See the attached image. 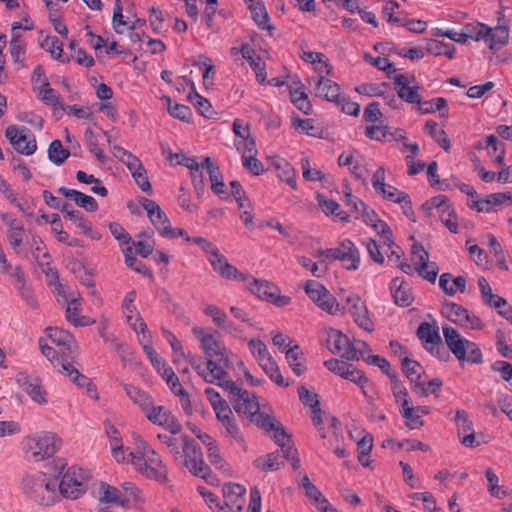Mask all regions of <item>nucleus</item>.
Wrapping results in <instances>:
<instances>
[{"mask_svg": "<svg viewBox=\"0 0 512 512\" xmlns=\"http://www.w3.org/2000/svg\"><path fill=\"white\" fill-rule=\"evenodd\" d=\"M127 461H130L147 478L160 482L166 479V469L160 456L144 441L138 445L137 451L128 454Z\"/></svg>", "mask_w": 512, "mask_h": 512, "instance_id": "obj_1", "label": "nucleus"}, {"mask_svg": "<svg viewBox=\"0 0 512 512\" xmlns=\"http://www.w3.org/2000/svg\"><path fill=\"white\" fill-rule=\"evenodd\" d=\"M57 479H50L46 474L27 475L22 479L23 492L42 506H50L58 499Z\"/></svg>", "mask_w": 512, "mask_h": 512, "instance_id": "obj_2", "label": "nucleus"}, {"mask_svg": "<svg viewBox=\"0 0 512 512\" xmlns=\"http://www.w3.org/2000/svg\"><path fill=\"white\" fill-rule=\"evenodd\" d=\"M184 357L206 383L213 384L216 380H218V382H222L228 377V372L226 370L230 367L229 358L208 359L206 362V369H204V360L202 356L189 352L188 354H185Z\"/></svg>", "mask_w": 512, "mask_h": 512, "instance_id": "obj_3", "label": "nucleus"}, {"mask_svg": "<svg viewBox=\"0 0 512 512\" xmlns=\"http://www.w3.org/2000/svg\"><path fill=\"white\" fill-rule=\"evenodd\" d=\"M217 385L228 391L229 400L235 412L240 416L247 418L253 414V411L259 410L258 398L255 393H251L245 389L240 388L232 380H225L217 382Z\"/></svg>", "mask_w": 512, "mask_h": 512, "instance_id": "obj_4", "label": "nucleus"}, {"mask_svg": "<svg viewBox=\"0 0 512 512\" xmlns=\"http://www.w3.org/2000/svg\"><path fill=\"white\" fill-rule=\"evenodd\" d=\"M60 440L50 432L28 437L25 442V452L29 459L41 461L52 457L60 446Z\"/></svg>", "mask_w": 512, "mask_h": 512, "instance_id": "obj_5", "label": "nucleus"}, {"mask_svg": "<svg viewBox=\"0 0 512 512\" xmlns=\"http://www.w3.org/2000/svg\"><path fill=\"white\" fill-rule=\"evenodd\" d=\"M418 339L423 348L440 361H448L450 354L443 345L436 322H422L418 325Z\"/></svg>", "mask_w": 512, "mask_h": 512, "instance_id": "obj_6", "label": "nucleus"}, {"mask_svg": "<svg viewBox=\"0 0 512 512\" xmlns=\"http://www.w3.org/2000/svg\"><path fill=\"white\" fill-rule=\"evenodd\" d=\"M305 292L323 311L331 315H336L341 311L335 296L323 284L314 280H308L305 284Z\"/></svg>", "mask_w": 512, "mask_h": 512, "instance_id": "obj_7", "label": "nucleus"}, {"mask_svg": "<svg viewBox=\"0 0 512 512\" xmlns=\"http://www.w3.org/2000/svg\"><path fill=\"white\" fill-rule=\"evenodd\" d=\"M5 137L8 139L13 149L22 155H32L37 150V143L31 131L25 127L10 125L6 128Z\"/></svg>", "mask_w": 512, "mask_h": 512, "instance_id": "obj_8", "label": "nucleus"}, {"mask_svg": "<svg viewBox=\"0 0 512 512\" xmlns=\"http://www.w3.org/2000/svg\"><path fill=\"white\" fill-rule=\"evenodd\" d=\"M247 287L259 299L272 303L277 307H284L291 301L289 296L280 295V289L266 280L252 278Z\"/></svg>", "mask_w": 512, "mask_h": 512, "instance_id": "obj_9", "label": "nucleus"}, {"mask_svg": "<svg viewBox=\"0 0 512 512\" xmlns=\"http://www.w3.org/2000/svg\"><path fill=\"white\" fill-rule=\"evenodd\" d=\"M60 494L69 499H78L87 490L82 469L69 468L58 483Z\"/></svg>", "mask_w": 512, "mask_h": 512, "instance_id": "obj_10", "label": "nucleus"}, {"mask_svg": "<svg viewBox=\"0 0 512 512\" xmlns=\"http://www.w3.org/2000/svg\"><path fill=\"white\" fill-rule=\"evenodd\" d=\"M327 348L334 354H339L341 358L348 361L359 360L361 354L350 339L340 330L330 328L326 339Z\"/></svg>", "mask_w": 512, "mask_h": 512, "instance_id": "obj_11", "label": "nucleus"}, {"mask_svg": "<svg viewBox=\"0 0 512 512\" xmlns=\"http://www.w3.org/2000/svg\"><path fill=\"white\" fill-rule=\"evenodd\" d=\"M192 332L200 340L201 348L208 359H214V357L229 358L223 343L216 340L213 333L206 332L204 328L199 326H194Z\"/></svg>", "mask_w": 512, "mask_h": 512, "instance_id": "obj_12", "label": "nucleus"}, {"mask_svg": "<svg viewBox=\"0 0 512 512\" xmlns=\"http://www.w3.org/2000/svg\"><path fill=\"white\" fill-rule=\"evenodd\" d=\"M47 331L51 342L57 345L59 350L65 354L68 359L75 360L78 357V345L74 336L69 331L57 327H49Z\"/></svg>", "mask_w": 512, "mask_h": 512, "instance_id": "obj_13", "label": "nucleus"}, {"mask_svg": "<svg viewBox=\"0 0 512 512\" xmlns=\"http://www.w3.org/2000/svg\"><path fill=\"white\" fill-rule=\"evenodd\" d=\"M348 310L352 315L355 323L365 331H373V323L368 315V310L365 304L361 301L357 294H351L346 299Z\"/></svg>", "mask_w": 512, "mask_h": 512, "instance_id": "obj_14", "label": "nucleus"}, {"mask_svg": "<svg viewBox=\"0 0 512 512\" xmlns=\"http://www.w3.org/2000/svg\"><path fill=\"white\" fill-rule=\"evenodd\" d=\"M146 417L149 421L162 426L171 434H179L182 430L181 424L164 406H155L152 410H149Z\"/></svg>", "mask_w": 512, "mask_h": 512, "instance_id": "obj_15", "label": "nucleus"}, {"mask_svg": "<svg viewBox=\"0 0 512 512\" xmlns=\"http://www.w3.org/2000/svg\"><path fill=\"white\" fill-rule=\"evenodd\" d=\"M445 343L448 352L451 351L457 360L464 361L465 348L468 345V339L464 338L455 328L451 326H443L442 328Z\"/></svg>", "mask_w": 512, "mask_h": 512, "instance_id": "obj_16", "label": "nucleus"}, {"mask_svg": "<svg viewBox=\"0 0 512 512\" xmlns=\"http://www.w3.org/2000/svg\"><path fill=\"white\" fill-rule=\"evenodd\" d=\"M429 253L418 244V277L430 284H435L439 275V266L435 261H430Z\"/></svg>", "mask_w": 512, "mask_h": 512, "instance_id": "obj_17", "label": "nucleus"}, {"mask_svg": "<svg viewBox=\"0 0 512 512\" xmlns=\"http://www.w3.org/2000/svg\"><path fill=\"white\" fill-rule=\"evenodd\" d=\"M455 422L461 444L466 447L477 446L478 443L475 441V432L472 427V421L468 417V413L465 410H457L455 414Z\"/></svg>", "mask_w": 512, "mask_h": 512, "instance_id": "obj_18", "label": "nucleus"}, {"mask_svg": "<svg viewBox=\"0 0 512 512\" xmlns=\"http://www.w3.org/2000/svg\"><path fill=\"white\" fill-rule=\"evenodd\" d=\"M509 29L507 26L489 27L485 24L482 41L491 50H497L508 43Z\"/></svg>", "mask_w": 512, "mask_h": 512, "instance_id": "obj_19", "label": "nucleus"}, {"mask_svg": "<svg viewBox=\"0 0 512 512\" xmlns=\"http://www.w3.org/2000/svg\"><path fill=\"white\" fill-rule=\"evenodd\" d=\"M390 290L397 306L407 307L414 300L412 288L400 277L391 280Z\"/></svg>", "mask_w": 512, "mask_h": 512, "instance_id": "obj_20", "label": "nucleus"}, {"mask_svg": "<svg viewBox=\"0 0 512 512\" xmlns=\"http://www.w3.org/2000/svg\"><path fill=\"white\" fill-rule=\"evenodd\" d=\"M340 253L338 260L343 263V267L347 270H357L360 264V252L350 239H344L339 244Z\"/></svg>", "mask_w": 512, "mask_h": 512, "instance_id": "obj_21", "label": "nucleus"}, {"mask_svg": "<svg viewBox=\"0 0 512 512\" xmlns=\"http://www.w3.org/2000/svg\"><path fill=\"white\" fill-rule=\"evenodd\" d=\"M313 80L316 85V96L334 103L339 101L342 95L339 84L323 76L315 77Z\"/></svg>", "mask_w": 512, "mask_h": 512, "instance_id": "obj_22", "label": "nucleus"}, {"mask_svg": "<svg viewBox=\"0 0 512 512\" xmlns=\"http://www.w3.org/2000/svg\"><path fill=\"white\" fill-rule=\"evenodd\" d=\"M75 360H70L68 365L61 371V373L68 376L71 381L76 384L80 388H86L87 393L95 398L98 399V394L96 391V386L93 384L90 378H88L86 375L79 372V370L74 366Z\"/></svg>", "mask_w": 512, "mask_h": 512, "instance_id": "obj_23", "label": "nucleus"}, {"mask_svg": "<svg viewBox=\"0 0 512 512\" xmlns=\"http://www.w3.org/2000/svg\"><path fill=\"white\" fill-rule=\"evenodd\" d=\"M101 503L117 504L124 508L130 507V499L123 495V493L116 487L109 485L106 482H100L99 485Z\"/></svg>", "mask_w": 512, "mask_h": 512, "instance_id": "obj_24", "label": "nucleus"}, {"mask_svg": "<svg viewBox=\"0 0 512 512\" xmlns=\"http://www.w3.org/2000/svg\"><path fill=\"white\" fill-rule=\"evenodd\" d=\"M57 192L66 198L74 200L77 206L84 208L88 212H95L98 210V203L92 196L66 187L58 188Z\"/></svg>", "mask_w": 512, "mask_h": 512, "instance_id": "obj_25", "label": "nucleus"}, {"mask_svg": "<svg viewBox=\"0 0 512 512\" xmlns=\"http://www.w3.org/2000/svg\"><path fill=\"white\" fill-rule=\"evenodd\" d=\"M394 80L395 90L401 99L406 100L409 103H416V86H410V80L407 75L392 74Z\"/></svg>", "mask_w": 512, "mask_h": 512, "instance_id": "obj_26", "label": "nucleus"}, {"mask_svg": "<svg viewBox=\"0 0 512 512\" xmlns=\"http://www.w3.org/2000/svg\"><path fill=\"white\" fill-rule=\"evenodd\" d=\"M39 348L41 353L50 361L52 366L61 373L63 369L68 365L70 359L63 354L60 350H55L49 346L43 338L39 339Z\"/></svg>", "mask_w": 512, "mask_h": 512, "instance_id": "obj_27", "label": "nucleus"}, {"mask_svg": "<svg viewBox=\"0 0 512 512\" xmlns=\"http://www.w3.org/2000/svg\"><path fill=\"white\" fill-rule=\"evenodd\" d=\"M123 388L129 398L136 404H138L145 415L147 416V413H149V410H152L155 406H153L152 398L149 394H147L145 391L141 390L140 388L130 385V384H124Z\"/></svg>", "mask_w": 512, "mask_h": 512, "instance_id": "obj_28", "label": "nucleus"}, {"mask_svg": "<svg viewBox=\"0 0 512 512\" xmlns=\"http://www.w3.org/2000/svg\"><path fill=\"white\" fill-rule=\"evenodd\" d=\"M283 453L275 451L268 453L264 456H260L253 461V465L265 472L278 470L281 465L284 464Z\"/></svg>", "mask_w": 512, "mask_h": 512, "instance_id": "obj_29", "label": "nucleus"}, {"mask_svg": "<svg viewBox=\"0 0 512 512\" xmlns=\"http://www.w3.org/2000/svg\"><path fill=\"white\" fill-rule=\"evenodd\" d=\"M186 467L192 475L204 479L208 484H213L216 480V476L212 473L210 467L204 462L203 457L187 460Z\"/></svg>", "mask_w": 512, "mask_h": 512, "instance_id": "obj_30", "label": "nucleus"}, {"mask_svg": "<svg viewBox=\"0 0 512 512\" xmlns=\"http://www.w3.org/2000/svg\"><path fill=\"white\" fill-rule=\"evenodd\" d=\"M423 130L424 133L429 135L444 151L448 152L450 150V139L448 138L446 132L439 128V125L436 121H426Z\"/></svg>", "mask_w": 512, "mask_h": 512, "instance_id": "obj_31", "label": "nucleus"}, {"mask_svg": "<svg viewBox=\"0 0 512 512\" xmlns=\"http://www.w3.org/2000/svg\"><path fill=\"white\" fill-rule=\"evenodd\" d=\"M485 148L488 155L493 158L495 164L498 166L504 165L506 149L503 142L499 141L495 135L491 134L485 138Z\"/></svg>", "mask_w": 512, "mask_h": 512, "instance_id": "obj_32", "label": "nucleus"}, {"mask_svg": "<svg viewBox=\"0 0 512 512\" xmlns=\"http://www.w3.org/2000/svg\"><path fill=\"white\" fill-rule=\"evenodd\" d=\"M426 167V176L429 185L437 190L445 191L448 189V183L445 180H440L437 173L438 164L436 161L430 162L426 165L424 162L418 161V172L422 171Z\"/></svg>", "mask_w": 512, "mask_h": 512, "instance_id": "obj_33", "label": "nucleus"}, {"mask_svg": "<svg viewBox=\"0 0 512 512\" xmlns=\"http://www.w3.org/2000/svg\"><path fill=\"white\" fill-rule=\"evenodd\" d=\"M291 126L296 130L312 137H322V129L315 125V120L312 118L302 119L295 113L291 117Z\"/></svg>", "mask_w": 512, "mask_h": 512, "instance_id": "obj_34", "label": "nucleus"}, {"mask_svg": "<svg viewBox=\"0 0 512 512\" xmlns=\"http://www.w3.org/2000/svg\"><path fill=\"white\" fill-rule=\"evenodd\" d=\"M248 6L251 10L252 19L261 29H272V27L268 24L269 15L265 8L264 3L261 0H248Z\"/></svg>", "mask_w": 512, "mask_h": 512, "instance_id": "obj_35", "label": "nucleus"}, {"mask_svg": "<svg viewBox=\"0 0 512 512\" xmlns=\"http://www.w3.org/2000/svg\"><path fill=\"white\" fill-rule=\"evenodd\" d=\"M441 313L449 321L461 325L467 319V309L454 302H445L442 305Z\"/></svg>", "mask_w": 512, "mask_h": 512, "instance_id": "obj_36", "label": "nucleus"}, {"mask_svg": "<svg viewBox=\"0 0 512 512\" xmlns=\"http://www.w3.org/2000/svg\"><path fill=\"white\" fill-rule=\"evenodd\" d=\"M80 309L81 302L79 299L70 300L66 308V319L72 322L76 327L92 324L94 321H91L89 317L79 316Z\"/></svg>", "mask_w": 512, "mask_h": 512, "instance_id": "obj_37", "label": "nucleus"}, {"mask_svg": "<svg viewBox=\"0 0 512 512\" xmlns=\"http://www.w3.org/2000/svg\"><path fill=\"white\" fill-rule=\"evenodd\" d=\"M40 46L48 51L53 58L59 60L62 63H68L70 61L69 56L63 55V44L56 36H46L41 42Z\"/></svg>", "mask_w": 512, "mask_h": 512, "instance_id": "obj_38", "label": "nucleus"}, {"mask_svg": "<svg viewBox=\"0 0 512 512\" xmlns=\"http://www.w3.org/2000/svg\"><path fill=\"white\" fill-rule=\"evenodd\" d=\"M425 49L427 50L428 53L432 55H444L448 59H453L456 52V48L453 44L444 43L442 41L435 39H427Z\"/></svg>", "mask_w": 512, "mask_h": 512, "instance_id": "obj_39", "label": "nucleus"}, {"mask_svg": "<svg viewBox=\"0 0 512 512\" xmlns=\"http://www.w3.org/2000/svg\"><path fill=\"white\" fill-rule=\"evenodd\" d=\"M285 354L289 366L293 370V372L297 376L302 375L305 371V367L301 363V360H304V353L300 349V346L297 344L289 346L288 349L285 351Z\"/></svg>", "mask_w": 512, "mask_h": 512, "instance_id": "obj_40", "label": "nucleus"}, {"mask_svg": "<svg viewBox=\"0 0 512 512\" xmlns=\"http://www.w3.org/2000/svg\"><path fill=\"white\" fill-rule=\"evenodd\" d=\"M274 166L280 171L278 177L295 190L297 188V183L295 179V170L292 165L286 160L278 157L274 161Z\"/></svg>", "mask_w": 512, "mask_h": 512, "instance_id": "obj_41", "label": "nucleus"}, {"mask_svg": "<svg viewBox=\"0 0 512 512\" xmlns=\"http://www.w3.org/2000/svg\"><path fill=\"white\" fill-rule=\"evenodd\" d=\"M70 156V151L63 147L60 140H53L48 147V158L57 166L62 165Z\"/></svg>", "mask_w": 512, "mask_h": 512, "instance_id": "obj_42", "label": "nucleus"}, {"mask_svg": "<svg viewBox=\"0 0 512 512\" xmlns=\"http://www.w3.org/2000/svg\"><path fill=\"white\" fill-rule=\"evenodd\" d=\"M123 253L125 256V264L127 265V267L133 269L134 271L148 278H153L152 270L133 255L131 246H127L125 249H123Z\"/></svg>", "mask_w": 512, "mask_h": 512, "instance_id": "obj_43", "label": "nucleus"}, {"mask_svg": "<svg viewBox=\"0 0 512 512\" xmlns=\"http://www.w3.org/2000/svg\"><path fill=\"white\" fill-rule=\"evenodd\" d=\"M188 101L194 105L197 111L206 118H214L217 113L213 110V107L208 99L202 97L199 93H189Z\"/></svg>", "mask_w": 512, "mask_h": 512, "instance_id": "obj_44", "label": "nucleus"}, {"mask_svg": "<svg viewBox=\"0 0 512 512\" xmlns=\"http://www.w3.org/2000/svg\"><path fill=\"white\" fill-rule=\"evenodd\" d=\"M260 367L264 370L270 380L277 386L287 387L290 385L289 382H285L280 369L273 358L266 360V362L261 364Z\"/></svg>", "mask_w": 512, "mask_h": 512, "instance_id": "obj_45", "label": "nucleus"}, {"mask_svg": "<svg viewBox=\"0 0 512 512\" xmlns=\"http://www.w3.org/2000/svg\"><path fill=\"white\" fill-rule=\"evenodd\" d=\"M395 401L399 406L400 414L406 420V426L410 429L416 428V416L414 415L415 408L412 405L409 397H402L401 399H397Z\"/></svg>", "mask_w": 512, "mask_h": 512, "instance_id": "obj_46", "label": "nucleus"}, {"mask_svg": "<svg viewBox=\"0 0 512 512\" xmlns=\"http://www.w3.org/2000/svg\"><path fill=\"white\" fill-rule=\"evenodd\" d=\"M183 442L182 457H185V462L190 459H199L203 457L200 445L187 435L181 436Z\"/></svg>", "mask_w": 512, "mask_h": 512, "instance_id": "obj_47", "label": "nucleus"}, {"mask_svg": "<svg viewBox=\"0 0 512 512\" xmlns=\"http://www.w3.org/2000/svg\"><path fill=\"white\" fill-rule=\"evenodd\" d=\"M223 494L225 498V505L236 504L237 499L243 498L246 493V488L237 483H226L223 486Z\"/></svg>", "mask_w": 512, "mask_h": 512, "instance_id": "obj_48", "label": "nucleus"}, {"mask_svg": "<svg viewBox=\"0 0 512 512\" xmlns=\"http://www.w3.org/2000/svg\"><path fill=\"white\" fill-rule=\"evenodd\" d=\"M444 226L453 234L458 233L459 226L456 213L450 203L438 214Z\"/></svg>", "mask_w": 512, "mask_h": 512, "instance_id": "obj_49", "label": "nucleus"}, {"mask_svg": "<svg viewBox=\"0 0 512 512\" xmlns=\"http://www.w3.org/2000/svg\"><path fill=\"white\" fill-rule=\"evenodd\" d=\"M248 346H249L251 353L257 359L259 365L265 363L266 360L273 358L270 355L265 343L263 341H261L260 339L249 340Z\"/></svg>", "mask_w": 512, "mask_h": 512, "instance_id": "obj_50", "label": "nucleus"}, {"mask_svg": "<svg viewBox=\"0 0 512 512\" xmlns=\"http://www.w3.org/2000/svg\"><path fill=\"white\" fill-rule=\"evenodd\" d=\"M249 421L253 424H255L257 427L263 429L264 431L270 433L271 429L274 428V423L277 421L274 417L261 412L258 410L255 412L253 411V414H251L250 417H248Z\"/></svg>", "mask_w": 512, "mask_h": 512, "instance_id": "obj_51", "label": "nucleus"}, {"mask_svg": "<svg viewBox=\"0 0 512 512\" xmlns=\"http://www.w3.org/2000/svg\"><path fill=\"white\" fill-rule=\"evenodd\" d=\"M447 104V101L443 97L433 98L431 100H421L418 97V113H433L436 111H440Z\"/></svg>", "mask_w": 512, "mask_h": 512, "instance_id": "obj_52", "label": "nucleus"}, {"mask_svg": "<svg viewBox=\"0 0 512 512\" xmlns=\"http://www.w3.org/2000/svg\"><path fill=\"white\" fill-rule=\"evenodd\" d=\"M298 395L300 401L305 406H309L312 409V412H321L318 395L315 392L310 391L305 386H300L298 388Z\"/></svg>", "mask_w": 512, "mask_h": 512, "instance_id": "obj_53", "label": "nucleus"}, {"mask_svg": "<svg viewBox=\"0 0 512 512\" xmlns=\"http://www.w3.org/2000/svg\"><path fill=\"white\" fill-rule=\"evenodd\" d=\"M364 59L379 70L386 72L388 78H392V74L397 72V69L394 68L393 63H391L388 58L373 57L371 54L365 53Z\"/></svg>", "mask_w": 512, "mask_h": 512, "instance_id": "obj_54", "label": "nucleus"}, {"mask_svg": "<svg viewBox=\"0 0 512 512\" xmlns=\"http://www.w3.org/2000/svg\"><path fill=\"white\" fill-rule=\"evenodd\" d=\"M9 50L15 63L24 62V58H21V56L25 54V43L21 35L13 34L10 40Z\"/></svg>", "mask_w": 512, "mask_h": 512, "instance_id": "obj_55", "label": "nucleus"}, {"mask_svg": "<svg viewBox=\"0 0 512 512\" xmlns=\"http://www.w3.org/2000/svg\"><path fill=\"white\" fill-rule=\"evenodd\" d=\"M24 227L22 222L17 221L13 226H9L7 239L10 246L16 250L23 243Z\"/></svg>", "mask_w": 512, "mask_h": 512, "instance_id": "obj_56", "label": "nucleus"}, {"mask_svg": "<svg viewBox=\"0 0 512 512\" xmlns=\"http://www.w3.org/2000/svg\"><path fill=\"white\" fill-rule=\"evenodd\" d=\"M484 26L485 24L481 22L465 24L461 29L463 36L465 38V43L468 41V39L482 41Z\"/></svg>", "mask_w": 512, "mask_h": 512, "instance_id": "obj_57", "label": "nucleus"}, {"mask_svg": "<svg viewBox=\"0 0 512 512\" xmlns=\"http://www.w3.org/2000/svg\"><path fill=\"white\" fill-rule=\"evenodd\" d=\"M448 203L449 200L447 196L440 194L427 200L422 204L421 208L427 215H431V211L434 209L439 214L441 210H443L448 205Z\"/></svg>", "mask_w": 512, "mask_h": 512, "instance_id": "obj_58", "label": "nucleus"}, {"mask_svg": "<svg viewBox=\"0 0 512 512\" xmlns=\"http://www.w3.org/2000/svg\"><path fill=\"white\" fill-rule=\"evenodd\" d=\"M85 140L90 152L95 155L96 159L102 164L106 163L107 156L103 150L98 147L97 140L91 128L85 130Z\"/></svg>", "mask_w": 512, "mask_h": 512, "instance_id": "obj_59", "label": "nucleus"}, {"mask_svg": "<svg viewBox=\"0 0 512 512\" xmlns=\"http://www.w3.org/2000/svg\"><path fill=\"white\" fill-rule=\"evenodd\" d=\"M273 432L272 438L274 442L281 447V452L284 453V449L288 446V440L292 439L290 435L284 429L283 424L280 421L274 423V428L271 429Z\"/></svg>", "mask_w": 512, "mask_h": 512, "instance_id": "obj_60", "label": "nucleus"}, {"mask_svg": "<svg viewBox=\"0 0 512 512\" xmlns=\"http://www.w3.org/2000/svg\"><path fill=\"white\" fill-rule=\"evenodd\" d=\"M358 446V460L364 466L367 467L369 462H364L363 458L368 457L373 447V437L367 433L357 443Z\"/></svg>", "mask_w": 512, "mask_h": 512, "instance_id": "obj_61", "label": "nucleus"}, {"mask_svg": "<svg viewBox=\"0 0 512 512\" xmlns=\"http://www.w3.org/2000/svg\"><path fill=\"white\" fill-rule=\"evenodd\" d=\"M484 303L496 309L505 307L503 310H499V314L506 319H510L512 317V308L508 306L506 300L500 297L499 295L491 294V297L487 298V300Z\"/></svg>", "mask_w": 512, "mask_h": 512, "instance_id": "obj_62", "label": "nucleus"}, {"mask_svg": "<svg viewBox=\"0 0 512 512\" xmlns=\"http://www.w3.org/2000/svg\"><path fill=\"white\" fill-rule=\"evenodd\" d=\"M33 401L39 404H45L47 402L46 399V391L42 388L40 384V380L35 377L34 382L28 385L27 390L25 391Z\"/></svg>", "mask_w": 512, "mask_h": 512, "instance_id": "obj_63", "label": "nucleus"}, {"mask_svg": "<svg viewBox=\"0 0 512 512\" xmlns=\"http://www.w3.org/2000/svg\"><path fill=\"white\" fill-rule=\"evenodd\" d=\"M343 378L357 384L362 389L368 382V378L365 376L364 372L357 369L353 364H350L349 368L345 370Z\"/></svg>", "mask_w": 512, "mask_h": 512, "instance_id": "obj_64", "label": "nucleus"}]
</instances>
